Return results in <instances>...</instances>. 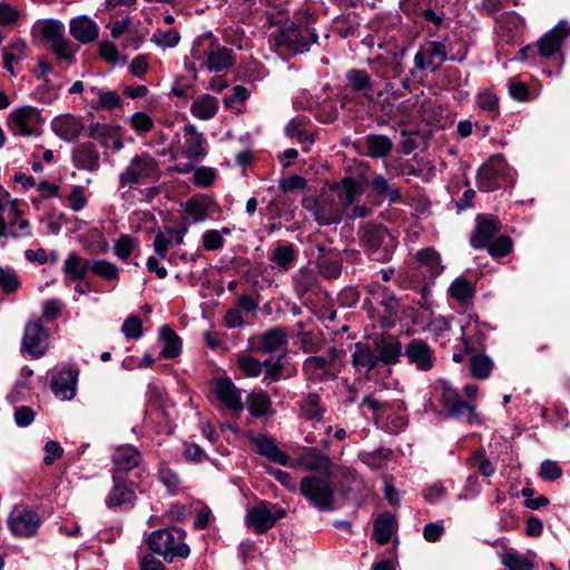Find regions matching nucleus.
Masks as SVG:
<instances>
[{
  "label": "nucleus",
  "instance_id": "37",
  "mask_svg": "<svg viewBox=\"0 0 570 570\" xmlns=\"http://www.w3.org/2000/svg\"><path fill=\"white\" fill-rule=\"evenodd\" d=\"M395 529L394 515L390 512L382 513L374 520L373 538L379 544L384 546L390 542Z\"/></svg>",
  "mask_w": 570,
  "mask_h": 570
},
{
  "label": "nucleus",
  "instance_id": "54",
  "mask_svg": "<svg viewBox=\"0 0 570 570\" xmlns=\"http://www.w3.org/2000/svg\"><path fill=\"white\" fill-rule=\"evenodd\" d=\"M493 367L491 358L484 354H473L470 358V370L473 377L485 380L490 376Z\"/></svg>",
  "mask_w": 570,
  "mask_h": 570
},
{
  "label": "nucleus",
  "instance_id": "38",
  "mask_svg": "<svg viewBox=\"0 0 570 570\" xmlns=\"http://www.w3.org/2000/svg\"><path fill=\"white\" fill-rule=\"evenodd\" d=\"M292 284L299 299H303L307 294L316 291L318 278L313 271L302 268L293 275Z\"/></svg>",
  "mask_w": 570,
  "mask_h": 570
},
{
  "label": "nucleus",
  "instance_id": "43",
  "mask_svg": "<svg viewBox=\"0 0 570 570\" xmlns=\"http://www.w3.org/2000/svg\"><path fill=\"white\" fill-rule=\"evenodd\" d=\"M218 111V99L212 95L198 97L190 106V112L200 120H209Z\"/></svg>",
  "mask_w": 570,
  "mask_h": 570
},
{
  "label": "nucleus",
  "instance_id": "34",
  "mask_svg": "<svg viewBox=\"0 0 570 570\" xmlns=\"http://www.w3.org/2000/svg\"><path fill=\"white\" fill-rule=\"evenodd\" d=\"M216 206V203L207 197H191L185 204V213L193 223H200L210 216Z\"/></svg>",
  "mask_w": 570,
  "mask_h": 570
},
{
  "label": "nucleus",
  "instance_id": "2",
  "mask_svg": "<svg viewBox=\"0 0 570 570\" xmlns=\"http://www.w3.org/2000/svg\"><path fill=\"white\" fill-rule=\"evenodd\" d=\"M190 55L200 67L212 72L227 71L236 63L234 50L222 45L210 32L199 36L194 41Z\"/></svg>",
  "mask_w": 570,
  "mask_h": 570
},
{
  "label": "nucleus",
  "instance_id": "46",
  "mask_svg": "<svg viewBox=\"0 0 570 570\" xmlns=\"http://www.w3.org/2000/svg\"><path fill=\"white\" fill-rule=\"evenodd\" d=\"M375 351L379 362H382L385 365H393L399 362L404 350L402 348V344L399 340L392 338L381 341V343L376 344Z\"/></svg>",
  "mask_w": 570,
  "mask_h": 570
},
{
  "label": "nucleus",
  "instance_id": "53",
  "mask_svg": "<svg viewBox=\"0 0 570 570\" xmlns=\"http://www.w3.org/2000/svg\"><path fill=\"white\" fill-rule=\"evenodd\" d=\"M90 272L107 282L119 278L118 266L106 259H91Z\"/></svg>",
  "mask_w": 570,
  "mask_h": 570
},
{
  "label": "nucleus",
  "instance_id": "22",
  "mask_svg": "<svg viewBox=\"0 0 570 570\" xmlns=\"http://www.w3.org/2000/svg\"><path fill=\"white\" fill-rule=\"evenodd\" d=\"M501 228L502 225L498 217L492 215H479L476 217L475 228L470 237V245L474 249L485 248Z\"/></svg>",
  "mask_w": 570,
  "mask_h": 570
},
{
  "label": "nucleus",
  "instance_id": "45",
  "mask_svg": "<svg viewBox=\"0 0 570 570\" xmlns=\"http://www.w3.org/2000/svg\"><path fill=\"white\" fill-rule=\"evenodd\" d=\"M264 8L266 22L269 27L281 24L287 18V3L285 0H258Z\"/></svg>",
  "mask_w": 570,
  "mask_h": 570
},
{
  "label": "nucleus",
  "instance_id": "47",
  "mask_svg": "<svg viewBox=\"0 0 570 570\" xmlns=\"http://www.w3.org/2000/svg\"><path fill=\"white\" fill-rule=\"evenodd\" d=\"M247 410L254 417H263L272 414V401L264 391L252 392L247 396Z\"/></svg>",
  "mask_w": 570,
  "mask_h": 570
},
{
  "label": "nucleus",
  "instance_id": "29",
  "mask_svg": "<svg viewBox=\"0 0 570 570\" xmlns=\"http://www.w3.org/2000/svg\"><path fill=\"white\" fill-rule=\"evenodd\" d=\"M90 264L91 259H87L76 252L69 253L62 265L65 283L82 282L90 272Z\"/></svg>",
  "mask_w": 570,
  "mask_h": 570
},
{
  "label": "nucleus",
  "instance_id": "12",
  "mask_svg": "<svg viewBox=\"0 0 570 570\" xmlns=\"http://www.w3.org/2000/svg\"><path fill=\"white\" fill-rule=\"evenodd\" d=\"M341 370L340 352L333 347L325 356H309L305 360L303 372L313 382H326L337 377Z\"/></svg>",
  "mask_w": 570,
  "mask_h": 570
},
{
  "label": "nucleus",
  "instance_id": "9",
  "mask_svg": "<svg viewBox=\"0 0 570 570\" xmlns=\"http://www.w3.org/2000/svg\"><path fill=\"white\" fill-rule=\"evenodd\" d=\"M466 55L468 48L465 43L461 45L456 53L449 56L444 42L435 40L426 41L420 46L414 56V67L417 70H430L434 72L440 69L444 61L462 62L465 60Z\"/></svg>",
  "mask_w": 570,
  "mask_h": 570
},
{
  "label": "nucleus",
  "instance_id": "14",
  "mask_svg": "<svg viewBox=\"0 0 570 570\" xmlns=\"http://www.w3.org/2000/svg\"><path fill=\"white\" fill-rule=\"evenodd\" d=\"M112 481L114 485L105 500L107 508L120 511L134 508L137 499L136 489L139 492H144L145 489L131 480H126L121 474H112Z\"/></svg>",
  "mask_w": 570,
  "mask_h": 570
},
{
  "label": "nucleus",
  "instance_id": "17",
  "mask_svg": "<svg viewBox=\"0 0 570 570\" xmlns=\"http://www.w3.org/2000/svg\"><path fill=\"white\" fill-rule=\"evenodd\" d=\"M508 164L503 156H492L488 163L483 164L478 171V187L482 191H492L501 186V181L507 176Z\"/></svg>",
  "mask_w": 570,
  "mask_h": 570
},
{
  "label": "nucleus",
  "instance_id": "28",
  "mask_svg": "<svg viewBox=\"0 0 570 570\" xmlns=\"http://www.w3.org/2000/svg\"><path fill=\"white\" fill-rule=\"evenodd\" d=\"M72 164L76 168L95 173L100 167V154L92 142H82L72 150Z\"/></svg>",
  "mask_w": 570,
  "mask_h": 570
},
{
  "label": "nucleus",
  "instance_id": "24",
  "mask_svg": "<svg viewBox=\"0 0 570 570\" xmlns=\"http://www.w3.org/2000/svg\"><path fill=\"white\" fill-rule=\"evenodd\" d=\"M213 392L229 410L239 412L244 409L240 391L229 377L215 379L213 382Z\"/></svg>",
  "mask_w": 570,
  "mask_h": 570
},
{
  "label": "nucleus",
  "instance_id": "1",
  "mask_svg": "<svg viewBox=\"0 0 570 570\" xmlns=\"http://www.w3.org/2000/svg\"><path fill=\"white\" fill-rule=\"evenodd\" d=\"M362 195V187L354 178H344L340 184L323 193L314 202V217L320 225L341 222L345 209Z\"/></svg>",
  "mask_w": 570,
  "mask_h": 570
},
{
  "label": "nucleus",
  "instance_id": "26",
  "mask_svg": "<svg viewBox=\"0 0 570 570\" xmlns=\"http://www.w3.org/2000/svg\"><path fill=\"white\" fill-rule=\"evenodd\" d=\"M112 474L128 473L135 468H138L141 461V454L137 448L125 444L118 446L112 454Z\"/></svg>",
  "mask_w": 570,
  "mask_h": 570
},
{
  "label": "nucleus",
  "instance_id": "56",
  "mask_svg": "<svg viewBox=\"0 0 570 570\" xmlns=\"http://www.w3.org/2000/svg\"><path fill=\"white\" fill-rule=\"evenodd\" d=\"M285 132L288 137L296 138L301 144H313L315 141L314 134L304 128V119L301 118L292 119L287 124Z\"/></svg>",
  "mask_w": 570,
  "mask_h": 570
},
{
  "label": "nucleus",
  "instance_id": "36",
  "mask_svg": "<svg viewBox=\"0 0 570 570\" xmlns=\"http://www.w3.org/2000/svg\"><path fill=\"white\" fill-rule=\"evenodd\" d=\"M302 461L306 469L322 473L321 476L332 475V460L316 448H308L302 456Z\"/></svg>",
  "mask_w": 570,
  "mask_h": 570
},
{
  "label": "nucleus",
  "instance_id": "19",
  "mask_svg": "<svg viewBox=\"0 0 570 570\" xmlns=\"http://www.w3.org/2000/svg\"><path fill=\"white\" fill-rule=\"evenodd\" d=\"M404 356L409 364L414 365L421 372L432 370L435 362L434 350L422 338L411 340L404 347Z\"/></svg>",
  "mask_w": 570,
  "mask_h": 570
},
{
  "label": "nucleus",
  "instance_id": "64",
  "mask_svg": "<svg viewBox=\"0 0 570 570\" xmlns=\"http://www.w3.org/2000/svg\"><path fill=\"white\" fill-rule=\"evenodd\" d=\"M121 333L130 340H137L142 336V323L139 316L130 315L128 316L122 326Z\"/></svg>",
  "mask_w": 570,
  "mask_h": 570
},
{
  "label": "nucleus",
  "instance_id": "50",
  "mask_svg": "<svg viewBox=\"0 0 570 570\" xmlns=\"http://www.w3.org/2000/svg\"><path fill=\"white\" fill-rule=\"evenodd\" d=\"M119 131L121 127L118 125L94 122L88 127V136L104 146H108L109 140L117 137Z\"/></svg>",
  "mask_w": 570,
  "mask_h": 570
},
{
  "label": "nucleus",
  "instance_id": "40",
  "mask_svg": "<svg viewBox=\"0 0 570 570\" xmlns=\"http://www.w3.org/2000/svg\"><path fill=\"white\" fill-rule=\"evenodd\" d=\"M297 259V252L293 244H277L269 256V261L275 264L282 273L288 272Z\"/></svg>",
  "mask_w": 570,
  "mask_h": 570
},
{
  "label": "nucleus",
  "instance_id": "33",
  "mask_svg": "<svg viewBox=\"0 0 570 570\" xmlns=\"http://www.w3.org/2000/svg\"><path fill=\"white\" fill-rule=\"evenodd\" d=\"M419 0H401V9L406 14H421L426 22L433 24L429 28V35L435 36L440 27L445 20V13L442 10L423 9L421 10L416 4Z\"/></svg>",
  "mask_w": 570,
  "mask_h": 570
},
{
  "label": "nucleus",
  "instance_id": "6",
  "mask_svg": "<svg viewBox=\"0 0 570 570\" xmlns=\"http://www.w3.org/2000/svg\"><path fill=\"white\" fill-rule=\"evenodd\" d=\"M161 177L159 161L149 153L135 155L124 171L119 174L120 187L154 184Z\"/></svg>",
  "mask_w": 570,
  "mask_h": 570
},
{
  "label": "nucleus",
  "instance_id": "27",
  "mask_svg": "<svg viewBox=\"0 0 570 570\" xmlns=\"http://www.w3.org/2000/svg\"><path fill=\"white\" fill-rule=\"evenodd\" d=\"M249 442L255 446L256 452L259 455L265 456L279 465H289V455L282 451L271 436L266 434L250 436Z\"/></svg>",
  "mask_w": 570,
  "mask_h": 570
},
{
  "label": "nucleus",
  "instance_id": "55",
  "mask_svg": "<svg viewBox=\"0 0 570 570\" xmlns=\"http://www.w3.org/2000/svg\"><path fill=\"white\" fill-rule=\"evenodd\" d=\"M317 268L320 274L328 279H336L342 274V261L330 256H317Z\"/></svg>",
  "mask_w": 570,
  "mask_h": 570
},
{
  "label": "nucleus",
  "instance_id": "30",
  "mask_svg": "<svg viewBox=\"0 0 570 570\" xmlns=\"http://www.w3.org/2000/svg\"><path fill=\"white\" fill-rule=\"evenodd\" d=\"M53 132L66 141H75L85 128L80 117L72 115H62L55 118L51 122Z\"/></svg>",
  "mask_w": 570,
  "mask_h": 570
},
{
  "label": "nucleus",
  "instance_id": "51",
  "mask_svg": "<svg viewBox=\"0 0 570 570\" xmlns=\"http://www.w3.org/2000/svg\"><path fill=\"white\" fill-rule=\"evenodd\" d=\"M449 293L451 297L463 304L470 302L474 297L475 287L465 277L461 276L455 278L451 284Z\"/></svg>",
  "mask_w": 570,
  "mask_h": 570
},
{
  "label": "nucleus",
  "instance_id": "10",
  "mask_svg": "<svg viewBox=\"0 0 570 570\" xmlns=\"http://www.w3.org/2000/svg\"><path fill=\"white\" fill-rule=\"evenodd\" d=\"M299 492L316 509L334 510L335 491L331 476L306 475L301 479Z\"/></svg>",
  "mask_w": 570,
  "mask_h": 570
},
{
  "label": "nucleus",
  "instance_id": "8",
  "mask_svg": "<svg viewBox=\"0 0 570 570\" xmlns=\"http://www.w3.org/2000/svg\"><path fill=\"white\" fill-rule=\"evenodd\" d=\"M361 245L372 261L389 262L395 243L386 227L381 224H367L360 229Z\"/></svg>",
  "mask_w": 570,
  "mask_h": 570
},
{
  "label": "nucleus",
  "instance_id": "11",
  "mask_svg": "<svg viewBox=\"0 0 570 570\" xmlns=\"http://www.w3.org/2000/svg\"><path fill=\"white\" fill-rule=\"evenodd\" d=\"M570 37V24L559 21L550 31L544 33L534 46H527L520 50L522 59H529L539 55L543 58H552L560 53L563 41Z\"/></svg>",
  "mask_w": 570,
  "mask_h": 570
},
{
  "label": "nucleus",
  "instance_id": "57",
  "mask_svg": "<svg viewBox=\"0 0 570 570\" xmlns=\"http://www.w3.org/2000/svg\"><path fill=\"white\" fill-rule=\"evenodd\" d=\"M502 563L508 570H533V563L515 550H507L502 554Z\"/></svg>",
  "mask_w": 570,
  "mask_h": 570
},
{
  "label": "nucleus",
  "instance_id": "20",
  "mask_svg": "<svg viewBox=\"0 0 570 570\" xmlns=\"http://www.w3.org/2000/svg\"><path fill=\"white\" fill-rule=\"evenodd\" d=\"M22 348L32 357L45 355L48 350V333L41 320L28 322L24 326Z\"/></svg>",
  "mask_w": 570,
  "mask_h": 570
},
{
  "label": "nucleus",
  "instance_id": "5",
  "mask_svg": "<svg viewBox=\"0 0 570 570\" xmlns=\"http://www.w3.org/2000/svg\"><path fill=\"white\" fill-rule=\"evenodd\" d=\"M366 298L364 299V308L371 316L376 313L383 325L392 326L394 317L401 308L400 299L394 292L386 285L377 281H372L365 287Z\"/></svg>",
  "mask_w": 570,
  "mask_h": 570
},
{
  "label": "nucleus",
  "instance_id": "58",
  "mask_svg": "<svg viewBox=\"0 0 570 570\" xmlns=\"http://www.w3.org/2000/svg\"><path fill=\"white\" fill-rule=\"evenodd\" d=\"M476 105L480 109L489 112V118L494 121L500 115L499 98L491 91L478 95Z\"/></svg>",
  "mask_w": 570,
  "mask_h": 570
},
{
  "label": "nucleus",
  "instance_id": "21",
  "mask_svg": "<svg viewBox=\"0 0 570 570\" xmlns=\"http://www.w3.org/2000/svg\"><path fill=\"white\" fill-rule=\"evenodd\" d=\"M83 101L96 111L121 109L124 107V99L116 90L97 86L86 88Z\"/></svg>",
  "mask_w": 570,
  "mask_h": 570
},
{
  "label": "nucleus",
  "instance_id": "63",
  "mask_svg": "<svg viewBox=\"0 0 570 570\" xmlns=\"http://www.w3.org/2000/svg\"><path fill=\"white\" fill-rule=\"evenodd\" d=\"M238 367L248 377H257L262 373L263 363L250 355L239 356Z\"/></svg>",
  "mask_w": 570,
  "mask_h": 570
},
{
  "label": "nucleus",
  "instance_id": "3",
  "mask_svg": "<svg viewBox=\"0 0 570 570\" xmlns=\"http://www.w3.org/2000/svg\"><path fill=\"white\" fill-rule=\"evenodd\" d=\"M146 544L149 550L164 558L168 563L176 559H186L190 554V548L186 543V531L179 527H168L151 531Z\"/></svg>",
  "mask_w": 570,
  "mask_h": 570
},
{
  "label": "nucleus",
  "instance_id": "48",
  "mask_svg": "<svg viewBox=\"0 0 570 570\" xmlns=\"http://www.w3.org/2000/svg\"><path fill=\"white\" fill-rule=\"evenodd\" d=\"M365 145L367 155L372 158H384L393 149L392 140L384 135H368Z\"/></svg>",
  "mask_w": 570,
  "mask_h": 570
},
{
  "label": "nucleus",
  "instance_id": "52",
  "mask_svg": "<svg viewBox=\"0 0 570 570\" xmlns=\"http://www.w3.org/2000/svg\"><path fill=\"white\" fill-rule=\"evenodd\" d=\"M372 188L377 195L387 197L389 202L392 204L399 203L402 198L399 188L382 175L374 176L372 179Z\"/></svg>",
  "mask_w": 570,
  "mask_h": 570
},
{
  "label": "nucleus",
  "instance_id": "7",
  "mask_svg": "<svg viewBox=\"0 0 570 570\" xmlns=\"http://www.w3.org/2000/svg\"><path fill=\"white\" fill-rule=\"evenodd\" d=\"M39 32L49 43V50L59 62L71 66L76 62L79 46L65 36V26L59 20L48 19L39 24Z\"/></svg>",
  "mask_w": 570,
  "mask_h": 570
},
{
  "label": "nucleus",
  "instance_id": "23",
  "mask_svg": "<svg viewBox=\"0 0 570 570\" xmlns=\"http://www.w3.org/2000/svg\"><path fill=\"white\" fill-rule=\"evenodd\" d=\"M79 371L77 368H63L52 376L51 390L53 394L62 400L69 401L76 395V386Z\"/></svg>",
  "mask_w": 570,
  "mask_h": 570
},
{
  "label": "nucleus",
  "instance_id": "62",
  "mask_svg": "<svg viewBox=\"0 0 570 570\" xmlns=\"http://www.w3.org/2000/svg\"><path fill=\"white\" fill-rule=\"evenodd\" d=\"M128 121L131 129L138 135L147 134L154 128L153 118L144 111L132 114Z\"/></svg>",
  "mask_w": 570,
  "mask_h": 570
},
{
  "label": "nucleus",
  "instance_id": "60",
  "mask_svg": "<svg viewBox=\"0 0 570 570\" xmlns=\"http://www.w3.org/2000/svg\"><path fill=\"white\" fill-rule=\"evenodd\" d=\"M150 41L163 48H175L180 41V35L175 28L158 29L151 36Z\"/></svg>",
  "mask_w": 570,
  "mask_h": 570
},
{
  "label": "nucleus",
  "instance_id": "32",
  "mask_svg": "<svg viewBox=\"0 0 570 570\" xmlns=\"http://www.w3.org/2000/svg\"><path fill=\"white\" fill-rule=\"evenodd\" d=\"M287 348V333L281 327H274L264 332L256 346V351L263 354L284 353Z\"/></svg>",
  "mask_w": 570,
  "mask_h": 570
},
{
  "label": "nucleus",
  "instance_id": "44",
  "mask_svg": "<svg viewBox=\"0 0 570 570\" xmlns=\"http://www.w3.org/2000/svg\"><path fill=\"white\" fill-rule=\"evenodd\" d=\"M302 416L307 420H322L325 407L322 405L321 395L317 392H308L299 402Z\"/></svg>",
  "mask_w": 570,
  "mask_h": 570
},
{
  "label": "nucleus",
  "instance_id": "13",
  "mask_svg": "<svg viewBox=\"0 0 570 570\" xmlns=\"http://www.w3.org/2000/svg\"><path fill=\"white\" fill-rule=\"evenodd\" d=\"M7 124L12 135L30 137L40 134L43 119L38 108L28 105L13 109L8 116Z\"/></svg>",
  "mask_w": 570,
  "mask_h": 570
},
{
  "label": "nucleus",
  "instance_id": "31",
  "mask_svg": "<svg viewBox=\"0 0 570 570\" xmlns=\"http://www.w3.org/2000/svg\"><path fill=\"white\" fill-rule=\"evenodd\" d=\"M69 32L75 40L87 45L98 38L99 27L96 21L87 16H80L70 20Z\"/></svg>",
  "mask_w": 570,
  "mask_h": 570
},
{
  "label": "nucleus",
  "instance_id": "16",
  "mask_svg": "<svg viewBox=\"0 0 570 570\" xmlns=\"http://www.w3.org/2000/svg\"><path fill=\"white\" fill-rule=\"evenodd\" d=\"M441 401L450 417L461 419L466 415L469 424L481 423L475 412V404L463 401L458 391L448 383L442 385Z\"/></svg>",
  "mask_w": 570,
  "mask_h": 570
},
{
  "label": "nucleus",
  "instance_id": "49",
  "mask_svg": "<svg viewBox=\"0 0 570 570\" xmlns=\"http://www.w3.org/2000/svg\"><path fill=\"white\" fill-rule=\"evenodd\" d=\"M416 259L421 266L426 268L432 277L439 276L444 269L441 255L432 248L419 250L416 254Z\"/></svg>",
  "mask_w": 570,
  "mask_h": 570
},
{
  "label": "nucleus",
  "instance_id": "39",
  "mask_svg": "<svg viewBox=\"0 0 570 570\" xmlns=\"http://www.w3.org/2000/svg\"><path fill=\"white\" fill-rule=\"evenodd\" d=\"M376 351H373L368 345L357 343L355 351L352 354V364L356 371L371 372L377 365Z\"/></svg>",
  "mask_w": 570,
  "mask_h": 570
},
{
  "label": "nucleus",
  "instance_id": "4",
  "mask_svg": "<svg viewBox=\"0 0 570 570\" xmlns=\"http://www.w3.org/2000/svg\"><path fill=\"white\" fill-rule=\"evenodd\" d=\"M275 27L276 29L271 32L268 41L271 46L278 50L303 53L308 51L309 46L317 40L315 31L301 22H282Z\"/></svg>",
  "mask_w": 570,
  "mask_h": 570
},
{
  "label": "nucleus",
  "instance_id": "59",
  "mask_svg": "<svg viewBox=\"0 0 570 570\" xmlns=\"http://www.w3.org/2000/svg\"><path fill=\"white\" fill-rule=\"evenodd\" d=\"M512 239L507 235H500L493 238L485 248L491 257L501 258L507 256L512 250Z\"/></svg>",
  "mask_w": 570,
  "mask_h": 570
},
{
  "label": "nucleus",
  "instance_id": "61",
  "mask_svg": "<svg viewBox=\"0 0 570 570\" xmlns=\"http://www.w3.org/2000/svg\"><path fill=\"white\" fill-rule=\"evenodd\" d=\"M20 285V278L14 269L0 267V288L4 294L16 293Z\"/></svg>",
  "mask_w": 570,
  "mask_h": 570
},
{
  "label": "nucleus",
  "instance_id": "25",
  "mask_svg": "<svg viewBox=\"0 0 570 570\" xmlns=\"http://www.w3.org/2000/svg\"><path fill=\"white\" fill-rule=\"evenodd\" d=\"M183 154L194 161L203 159L207 155V142L202 132L194 125L183 128Z\"/></svg>",
  "mask_w": 570,
  "mask_h": 570
},
{
  "label": "nucleus",
  "instance_id": "15",
  "mask_svg": "<svg viewBox=\"0 0 570 570\" xmlns=\"http://www.w3.org/2000/svg\"><path fill=\"white\" fill-rule=\"evenodd\" d=\"M285 515L286 511L283 508L267 501H261L247 511L246 522L256 533H264Z\"/></svg>",
  "mask_w": 570,
  "mask_h": 570
},
{
  "label": "nucleus",
  "instance_id": "42",
  "mask_svg": "<svg viewBox=\"0 0 570 570\" xmlns=\"http://www.w3.org/2000/svg\"><path fill=\"white\" fill-rule=\"evenodd\" d=\"M26 42L21 39L13 40L8 47L2 49L3 68L16 76L14 66L26 57Z\"/></svg>",
  "mask_w": 570,
  "mask_h": 570
},
{
  "label": "nucleus",
  "instance_id": "41",
  "mask_svg": "<svg viewBox=\"0 0 570 570\" xmlns=\"http://www.w3.org/2000/svg\"><path fill=\"white\" fill-rule=\"evenodd\" d=\"M159 336L164 343V347L160 352L163 358H175L181 353V338L171 327L168 325L161 326Z\"/></svg>",
  "mask_w": 570,
  "mask_h": 570
},
{
  "label": "nucleus",
  "instance_id": "35",
  "mask_svg": "<svg viewBox=\"0 0 570 570\" xmlns=\"http://www.w3.org/2000/svg\"><path fill=\"white\" fill-rule=\"evenodd\" d=\"M345 78L347 86L355 92H360L362 97L372 100V91L374 89V82L370 75L363 69H350Z\"/></svg>",
  "mask_w": 570,
  "mask_h": 570
},
{
  "label": "nucleus",
  "instance_id": "18",
  "mask_svg": "<svg viewBox=\"0 0 570 570\" xmlns=\"http://www.w3.org/2000/svg\"><path fill=\"white\" fill-rule=\"evenodd\" d=\"M8 524L16 537H33L41 524L37 511L27 507H16L9 515Z\"/></svg>",
  "mask_w": 570,
  "mask_h": 570
}]
</instances>
